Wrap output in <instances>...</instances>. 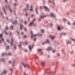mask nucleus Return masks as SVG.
Listing matches in <instances>:
<instances>
[{
  "label": "nucleus",
  "mask_w": 75,
  "mask_h": 75,
  "mask_svg": "<svg viewBox=\"0 0 75 75\" xmlns=\"http://www.w3.org/2000/svg\"><path fill=\"white\" fill-rule=\"evenodd\" d=\"M8 55H9L11 56L12 55V54L11 53H9L8 54Z\"/></svg>",
  "instance_id": "4be33fe9"
},
{
  "label": "nucleus",
  "mask_w": 75,
  "mask_h": 75,
  "mask_svg": "<svg viewBox=\"0 0 75 75\" xmlns=\"http://www.w3.org/2000/svg\"><path fill=\"white\" fill-rule=\"evenodd\" d=\"M31 11H33V6H31L30 7V10Z\"/></svg>",
  "instance_id": "0eeeda50"
},
{
  "label": "nucleus",
  "mask_w": 75,
  "mask_h": 75,
  "mask_svg": "<svg viewBox=\"0 0 75 75\" xmlns=\"http://www.w3.org/2000/svg\"><path fill=\"white\" fill-rule=\"evenodd\" d=\"M29 49L30 50V51H31V48L30 46H29Z\"/></svg>",
  "instance_id": "2eb2a0df"
},
{
  "label": "nucleus",
  "mask_w": 75,
  "mask_h": 75,
  "mask_svg": "<svg viewBox=\"0 0 75 75\" xmlns=\"http://www.w3.org/2000/svg\"><path fill=\"white\" fill-rule=\"evenodd\" d=\"M26 28H25V31H26Z\"/></svg>",
  "instance_id": "49530a36"
},
{
  "label": "nucleus",
  "mask_w": 75,
  "mask_h": 75,
  "mask_svg": "<svg viewBox=\"0 0 75 75\" xmlns=\"http://www.w3.org/2000/svg\"><path fill=\"white\" fill-rule=\"evenodd\" d=\"M26 37H27V36H26V35H25V36H24V37H23V38H26Z\"/></svg>",
  "instance_id": "7c9ffc66"
},
{
  "label": "nucleus",
  "mask_w": 75,
  "mask_h": 75,
  "mask_svg": "<svg viewBox=\"0 0 75 75\" xmlns=\"http://www.w3.org/2000/svg\"><path fill=\"white\" fill-rule=\"evenodd\" d=\"M35 57L36 58H38V57L36 55H35Z\"/></svg>",
  "instance_id": "c9c22d12"
},
{
  "label": "nucleus",
  "mask_w": 75,
  "mask_h": 75,
  "mask_svg": "<svg viewBox=\"0 0 75 75\" xmlns=\"http://www.w3.org/2000/svg\"><path fill=\"white\" fill-rule=\"evenodd\" d=\"M71 40L75 42V40L74 39H71Z\"/></svg>",
  "instance_id": "c85d7f7f"
},
{
  "label": "nucleus",
  "mask_w": 75,
  "mask_h": 75,
  "mask_svg": "<svg viewBox=\"0 0 75 75\" xmlns=\"http://www.w3.org/2000/svg\"><path fill=\"white\" fill-rule=\"evenodd\" d=\"M52 49V48H51L50 47H49L48 48H47V50H51Z\"/></svg>",
  "instance_id": "9d476101"
},
{
  "label": "nucleus",
  "mask_w": 75,
  "mask_h": 75,
  "mask_svg": "<svg viewBox=\"0 0 75 75\" xmlns=\"http://www.w3.org/2000/svg\"><path fill=\"white\" fill-rule=\"evenodd\" d=\"M25 44H28L27 42H25Z\"/></svg>",
  "instance_id": "37998d69"
},
{
  "label": "nucleus",
  "mask_w": 75,
  "mask_h": 75,
  "mask_svg": "<svg viewBox=\"0 0 75 75\" xmlns=\"http://www.w3.org/2000/svg\"><path fill=\"white\" fill-rule=\"evenodd\" d=\"M3 10L4 11V12L5 13V14H6V12H5V8H3Z\"/></svg>",
  "instance_id": "6ab92c4d"
},
{
  "label": "nucleus",
  "mask_w": 75,
  "mask_h": 75,
  "mask_svg": "<svg viewBox=\"0 0 75 75\" xmlns=\"http://www.w3.org/2000/svg\"><path fill=\"white\" fill-rule=\"evenodd\" d=\"M2 35L1 34L0 35V38H2Z\"/></svg>",
  "instance_id": "412c9836"
},
{
  "label": "nucleus",
  "mask_w": 75,
  "mask_h": 75,
  "mask_svg": "<svg viewBox=\"0 0 75 75\" xmlns=\"http://www.w3.org/2000/svg\"><path fill=\"white\" fill-rule=\"evenodd\" d=\"M23 34H24L23 33V32H22V33H21V34H22V35H23Z\"/></svg>",
  "instance_id": "a18cd8bd"
},
{
  "label": "nucleus",
  "mask_w": 75,
  "mask_h": 75,
  "mask_svg": "<svg viewBox=\"0 0 75 75\" xmlns=\"http://www.w3.org/2000/svg\"><path fill=\"white\" fill-rule=\"evenodd\" d=\"M17 33H18V34H19V33L18 31H17Z\"/></svg>",
  "instance_id": "680f3d73"
},
{
  "label": "nucleus",
  "mask_w": 75,
  "mask_h": 75,
  "mask_svg": "<svg viewBox=\"0 0 75 75\" xmlns=\"http://www.w3.org/2000/svg\"><path fill=\"white\" fill-rule=\"evenodd\" d=\"M46 43V42H44V43H43V45L44 44Z\"/></svg>",
  "instance_id": "338daca9"
},
{
  "label": "nucleus",
  "mask_w": 75,
  "mask_h": 75,
  "mask_svg": "<svg viewBox=\"0 0 75 75\" xmlns=\"http://www.w3.org/2000/svg\"><path fill=\"white\" fill-rule=\"evenodd\" d=\"M20 29L21 30H22V28L23 27V25H22L21 24H20Z\"/></svg>",
  "instance_id": "6e6552de"
},
{
  "label": "nucleus",
  "mask_w": 75,
  "mask_h": 75,
  "mask_svg": "<svg viewBox=\"0 0 75 75\" xmlns=\"http://www.w3.org/2000/svg\"><path fill=\"white\" fill-rule=\"evenodd\" d=\"M41 65H42L44 67L45 65V62H41Z\"/></svg>",
  "instance_id": "f03ea898"
},
{
  "label": "nucleus",
  "mask_w": 75,
  "mask_h": 75,
  "mask_svg": "<svg viewBox=\"0 0 75 75\" xmlns=\"http://www.w3.org/2000/svg\"><path fill=\"white\" fill-rule=\"evenodd\" d=\"M10 28L11 29L13 30V27L12 26H10Z\"/></svg>",
  "instance_id": "ddd939ff"
},
{
  "label": "nucleus",
  "mask_w": 75,
  "mask_h": 75,
  "mask_svg": "<svg viewBox=\"0 0 75 75\" xmlns=\"http://www.w3.org/2000/svg\"><path fill=\"white\" fill-rule=\"evenodd\" d=\"M10 70L11 71H12V69H10Z\"/></svg>",
  "instance_id": "8fccbe9b"
},
{
  "label": "nucleus",
  "mask_w": 75,
  "mask_h": 75,
  "mask_svg": "<svg viewBox=\"0 0 75 75\" xmlns=\"http://www.w3.org/2000/svg\"><path fill=\"white\" fill-rule=\"evenodd\" d=\"M35 10H36V13L37 14H38V12L37 11V8H36L35 9Z\"/></svg>",
  "instance_id": "dca6fc26"
},
{
  "label": "nucleus",
  "mask_w": 75,
  "mask_h": 75,
  "mask_svg": "<svg viewBox=\"0 0 75 75\" xmlns=\"http://www.w3.org/2000/svg\"><path fill=\"white\" fill-rule=\"evenodd\" d=\"M26 7H27V8H28L29 7V5H28V4H27V5Z\"/></svg>",
  "instance_id": "cd10ccee"
},
{
  "label": "nucleus",
  "mask_w": 75,
  "mask_h": 75,
  "mask_svg": "<svg viewBox=\"0 0 75 75\" xmlns=\"http://www.w3.org/2000/svg\"><path fill=\"white\" fill-rule=\"evenodd\" d=\"M68 24H69V25H70V23L69 22H68Z\"/></svg>",
  "instance_id": "4c0bfd02"
},
{
  "label": "nucleus",
  "mask_w": 75,
  "mask_h": 75,
  "mask_svg": "<svg viewBox=\"0 0 75 75\" xmlns=\"http://www.w3.org/2000/svg\"><path fill=\"white\" fill-rule=\"evenodd\" d=\"M14 49H16V46L14 45Z\"/></svg>",
  "instance_id": "a878e982"
},
{
  "label": "nucleus",
  "mask_w": 75,
  "mask_h": 75,
  "mask_svg": "<svg viewBox=\"0 0 75 75\" xmlns=\"http://www.w3.org/2000/svg\"><path fill=\"white\" fill-rule=\"evenodd\" d=\"M36 38H35L34 39V41H36Z\"/></svg>",
  "instance_id": "603ef678"
},
{
  "label": "nucleus",
  "mask_w": 75,
  "mask_h": 75,
  "mask_svg": "<svg viewBox=\"0 0 75 75\" xmlns=\"http://www.w3.org/2000/svg\"><path fill=\"white\" fill-rule=\"evenodd\" d=\"M1 15H2V13H1Z\"/></svg>",
  "instance_id": "774afa93"
},
{
  "label": "nucleus",
  "mask_w": 75,
  "mask_h": 75,
  "mask_svg": "<svg viewBox=\"0 0 75 75\" xmlns=\"http://www.w3.org/2000/svg\"><path fill=\"white\" fill-rule=\"evenodd\" d=\"M5 2H7V0H5Z\"/></svg>",
  "instance_id": "e2e57ef3"
},
{
  "label": "nucleus",
  "mask_w": 75,
  "mask_h": 75,
  "mask_svg": "<svg viewBox=\"0 0 75 75\" xmlns=\"http://www.w3.org/2000/svg\"><path fill=\"white\" fill-rule=\"evenodd\" d=\"M22 42H20V45H19V48H20L21 47V44Z\"/></svg>",
  "instance_id": "aec40b11"
},
{
  "label": "nucleus",
  "mask_w": 75,
  "mask_h": 75,
  "mask_svg": "<svg viewBox=\"0 0 75 75\" xmlns=\"http://www.w3.org/2000/svg\"><path fill=\"white\" fill-rule=\"evenodd\" d=\"M24 75H28V74H27L26 72H24Z\"/></svg>",
  "instance_id": "f3484780"
},
{
  "label": "nucleus",
  "mask_w": 75,
  "mask_h": 75,
  "mask_svg": "<svg viewBox=\"0 0 75 75\" xmlns=\"http://www.w3.org/2000/svg\"><path fill=\"white\" fill-rule=\"evenodd\" d=\"M36 20V19H34L33 20V22L34 21H35Z\"/></svg>",
  "instance_id": "ea45409f"
},
{
  "label": "nucleus",
  "mask_w": 75,
  "mask_h": 75,
  "mask_svg": "<svg viewBox=\"0 0 75 75\" xmlns=\"http://www.w3.org/2000/svg\"><path fill=\"white\" fill-rule=\"evenodd\" d=\"M28 68H30V66L29 65H28Z\"/></svg>",
  "instance_id": "3c124183"
},
{
  "label": "nucleus",
  "mask_w": 75,
  "mask_h": 75,
  "mask_svg": "<svg viewBox=\"0 0 75 75\" xmlns=\"http://www.w3.org/2000/svg\"><path fill=\"white\" fill-rule=\"evenodd\" d=\"M13 42V38L11 39V42Z\"/></svg>",
  "instance_id": "72a5a7b5"
},
{
  "label": "nucleus",
  "mask_w": 75,
  "mask_h": 75,
  "mask_svg": "<svg viewBox=\"0 0 75 75\" xmlns=\"http://www.w3.org/2000/svg\"><path fill=\"white\" fill-rule=\"evenodd\" d=\"M31 33L32 34L31 37V38H32L33 36H35L37 35L36 34L33 35V32L32 31L31 32Z\"/></svg>",
  "instance_id": "f257e3e1"
},
{
  "label": "nucleus",
  "mask_w": 75,
  "mask_h": 75,
  "mask_svg": "<svg viewBox=\"0 0 75 75\" xmlns=\"http://www.w3.org/2000/svg\"><path fill=\"white\" fill-rule=\"evenodd\" d=\"M73 25H75V22L73 23Z\"/></svg>",
  "instance_id": "a19ab883"
},
{
  "label": "nucleus",
  "mask_w": 75,
  "mask_h": 75,
  "mask_svg": "<svg viewBox=\"0 0 75 75\" xmlns=\"http://www.w3.org/2000/svg\"><path fill=\"white\" fill-rule=\"evenodd\" d=\"M4 33H5L6 34V35H8V33H7V32H4Z\"/></svg>",
  "instance_id": "e433bc0d"
},
{
  "label": "nucleus",
  "mask_w": 75,
  "mask_h": 75,
  "mask_svg": "<svg viewBox=\"0 0 75 75\" xmlns=\"http://www.w3.org/2000/svg\"><path fill=\"white\" fill-rule=\"evenodd\" d=\"M33 22H31V23H30L29 24V25L31 26V25H32L33 24Z\"/></svg>",
  "instance_id": "4468645a"
},
{
  "label": "nucleus",
  "mask_w": 75,
  "mask_h": 75,
  "mask_svg": "<svg viewBox=\"0 0 75 75\" xmlns=\"http://www.w3.org/2000/svg\"><path fill=\"white\" fill-rule=\"evenodd\" d=\"M63 20L64 21H66V20L65 19H64Z\"/></svg>",
  "instance_id": "4d7b16f0"
},
{
  "label": "nucleus",
  "mask_w": 75,
  "mask_h": 75,
  "mask_svg": "<svg viewBox=\"0 0 75 75\" xmlns=\"http://www.w3.org/2000/svg\"><path fill=\"white\" fill-rule=\"evenodd\" d=\"M34 16V15H31V17H33Z\"/></svg>",
  "instance_id": "c03bdc74"
},
{
  "label": "nucleus",
  "mask_w": 75,
  "mask_h": 75,
  "mask_svg": "<svg viewBox=\"0 0 75 75\" xmlns=\"http://www.w3.org/2000/svg\"><path fill=\"white\" fill-rule=\"evenodd\" d=\"M71 42H69L68 43H70Z\"/></svg>",
  "instance_id": "69168bd1"
},
{
  "label": "nucleus",
  "mask_w": 75,
  "mask_h": 75,
  "mask_svg": "<svg viewBox=\"0 0 75 75\" xmlns=\"http://www.w3.org/2000/svg\"><path fill=\"white\" fill-rule=\"evenodd\" d=\"M40 9H42V7L41 6H40Z\"/></svg>",
  "instance_id": "052dcab7"
},
{
  "label": "nucleus",
  "mask_w": 75,
  "mask_h": 75,
  "mask_svg": "<svg viewBox=\"0 0 75 75\" xmlns=\"http://www.w3.org/2000/svg\"><path fill=\"white\" fill-rule=\"evenodd\" d=\"M11 45H13V44L12 42L11 43Z\"/></svg>",
  "instance_id": "bf43d9fd"
},
{
  "label": "nucleus",
  "mask_w": 75,
  "mask_h": 75,
  "mask_svg": "<svg viewBox=\"0 0 75 75\" xmlns=\"http://www.w3.org/2000/svg\"><path fill=\"white\" fill-rule=\"evenodd\" d=\"M25 52H27L28 51H27V50H25Z\"/></svg>",
  "instance_id": "de8ad7c7"
},
{
  "label": "nucleus",
  "mask_w": 75,
  "mask_h": 75,
  "mask_svg": "<svg viewBox=\"0 0 75 75\" xmlns=\"http://www.w3.org/2000/svg\"><path fill=\"white\" fill-rule=\"evenodd\" d=\"M9 10H10V11L11 12V9H10V8L9 7Z\"/></svg>",
  "instance_id": "f704fd0d"
},
{
  "label": "nucleus",
  "mask_w": 75,
  "mask_h": 75,
  "mask_svg": "<svg viewBox=\"0 0 75 75\" xmlns=\"http://www.w3.org/2000/svg\"><path fill=\"white\" fill-rule=\"evenodd\" d=\"M5 54H4V53H3L2 54V55L3 56Z\"/></svg>",
  "instance_id": "09e8293b"
},
{
  "label": "nucleus",
  "mask_w": 75,
  "mask_h": 75,
  "mask_svg": "<svg viewBox=\"0 0 75 75\" xmlns=\"http://www.w3.org/2000/svg\"><path fill=\"white\" fill-rule=\"evenodd\" d=\"M6 73V71H4L3 72V73L1 74V75H2L3 74H5Z\"/></svg>",
  "instance_id": "1a4fd4ad"
},
{
  "label": "nucleus",
  "mask_w": 75,
  "mask_h": 75,
  "mask_svg": "<svg viewBox=\"0 0 75 75\" xmlns=\"http://www.w3.org/2000/svg\"><path fill=\"white\" fill-rule=\"evenodd\" d=\"M42 51L41 49H39V50H38V52H40V51Z\"/></svg>",
  "instance_id": "2f4dec72"
},
{
  "label": "nucleus",
  "mask_w": 75,
  "mask_h": 75,
  "mask_svg": "<svg viewBox=\"0 0 75 75\" xmlns=\"http://www.w3.org/2000/svg\"><path fill=\"white\" fill-rule=\"evenodd\" d=\"M57 55L58 56H59L60 55L59 54H57Z\"/></svg>",
  "instance_id": "13d9d810"
},
{
  "label": "nucleus",
  "mask_w": 75,
  "mask_h": 75,
  "mask_svg": "<svg viewBox=\"0 0 75 75\" xmlns=\"http://www.w3.org/2000/svg\"><path fill=\"white\" fill-rule=\"evenodd\" d=\"M17 21H15V22H14V23H13V24H16V23H17Z\"/></svg>",
  "instance_id": "f8f14e48"
},
{
  "label": "nucleus",
  "mask_w": 75,
  "mask_h": 75,
  "mask_svg": "<svg viewBox=\"0 0 75 75\" xmlns=\"http://www.w3.org/2000/svg\"><path fill=\"white\" fill-rule=\"evenodd\" d=\"M46 42H47L48 43H49V40H47V41H46Z\"/></svg>",
  "instance_id": "b1692460"
},
{
  "label": "nucleus",
  "mask_w": 75,
  "mask_h": 75,
  "mask_svg": "<svg viewBox=\"0 0 75 75\" xmlns=\"http://www.w3.org/2000/svg\"><path fill=\"white\" fill-rule=\"evenodd\" d=\"M23 65L25 67H27V65H25V64H24Z\"/></svg>",
  "instance_id": "393cba45"
},
{
  "label": "nucleus",
  "mask_w": 75,
  "mask_h": 75,
  "mask_svg": "<svg viewBox=\"0 0 75 75\" xmlns=\"http://www.w3.org/2000/svg\"><path fill=\"white\" fill-rule=\"evenodd\" d=\"M63 35H66V33H64V34H63Z\"/></svg>",
  "instance_id": "6e6d98bb"
},
{
  "label": "nucleus",
  "mask_w": 75,
  "mask_h": 75,
  "mask_svg": "<svg viewBox=\"0 0 75 75\" xmlns=\"http://www.w3.org/2000/svg\"><path fill=\"white\" fill-rule=\"evenodd\" d=\"M8 27H6L5 28V30H7L8 29Z\"/></svg>",
  "instance_id": "c756f323"
},
{
  "label": "nucleus",
  "mask_w": 75,
  "mask_h": 75,
  "mask_svg": "<svg viewBox=\"0 0 75 75\" xmlns=\"http://www.w3.org/2000/svg\"><path fill=\"white\" fill-rule=\"evenodd\" d=\"M41 31L42 33H43L44 32V30L43 29L41 30Z\"/></svg>",
  "instance_id": "a211bd4d"
},
{
  "label": "nucleus",
  "mask_w": 75,
  "mask_h": 75,
  "mask_svg": "<svg viewBox=\"0 0 75 75\" xmlns=\"http://www.w3.org/2000/svg\"><path fill=\"white\" fill-rule=\"evenodd\" d=\"M9 48V46H7V48H6V50H7Z\"/></svg>",
  "instance_id": "bb28decb"
},
{
  "label": "nucleus",
  "mask_w": 75,
  "mask_h": 75,
  "mask_svg": "<svg viewBox=\"0 0 75 75\" xmlns=\"http://www.w3.org/2000/svg\"><path fill=\"white\" fill-rule=\"evenodd\" d=\"M1 40L3 41H4V39L2 38H1Z\"/></svg>",
  "instance_id": "5701e85b"
},
{
  "label": "nucleus",
  "mask_w": 75,
  "mask_h": 75,
  "mask_svg": "<svg viewBox=\"0 0 75 75\" xmlns=\"http://www.w3.org/2000/svg\"><path fill=\"white\" fill-rule=\"evenodd\" d=\"M57 29H58V30H60V29H61V28H60V27H58L57 28Z\"/></svg>",
  "instance_id": "9b49d317"
},
{
  "label": "nucleus",
  "mask_w": 75,
  "mask_h": 75,
  "mask_svg": "<svg viewBox=\"0 0 75 75\" xmlns=\"http://www.w3.org/2000/svg\"><path fill=\"white\" fill-rule=\"evenodd\" d=\"M7 42H8V43L9 42V40H7Z\"/></svg>",
  "instance_id": "473e14b6"
},
{
  "label": "nucleus",
  "mask_w": 75,
  "mask_h": 75,
  "mask_svg": "<svg viewBox=\"0 0 75 75\" xmlns=\"http://www.w3.org/2000/svg\"><path fill=\"white\" fill-rule=\"evenodd\" d=\"M14 5H16V4H14Z\"/></svg>",
  "instance_id": "0e129e2a"
},
{
  "label": "nucleus",
  "mask_w": 75,
  "mask_h": 75,
  "mask_svg": "<svg viewBox=\"0 0 75 75\" xmlns=\"http://www.w3.org/2000/svg\"><path fill=\"white\" fill-rule=\"evenodd\" d=\"M28 13H26V14H25V16H27V15L28 14Z\"/></svg>",
  "instance_id": "5fc2aeb1"
},
{
  "label": "nucleus",
  "mask_w": 75,
  "mask_h": 75,
  "mask_svg": "<svg viewBox=\"0 0 75 75\" xmlns=\"http://www.w3.org/2000/svg\"><path fill=\"white\" fill-rule=\"evenodd\" d=\"M44 8L46 11H49L50 10L47 7L45 6H44Z\"/></svg>",
  "instance_id": "7ed1b4c3"
},
{
  "label": "nucleus",
  "mask_w": 75,
  "mask_h": 75,
  "mask_svg": "<svg viewBox=\"0 0 75 75\" xmlns=\"http://www.w3.org/2000/svg\"><path fill=\"white\" fill-rule=\"evenodd\" d=\"M44 15V14H43L42 15V16H40V17L41 18H43L44 17H46V16H43Z\"/></svg>",
  "instance_id": "20e7f679"
},
{
  "label": "nucleus",
  "mask_w": 75,
  "mask_h": 75,
  "mask_svg": "<svg viewBox=\"0 0 75 75\" xmlns=\"http://www.w3.org/2000/svg\"><path fill=\"white\" fill-rule=\"evenodd\" d=\"M55 52V50H53L52 51V52Z\"/></svg>",
  "instance_id": "58836bf2"
},
{
  "label": "nucleus",
  "mask_w": 75,
  "mask_h": 75,
  "mask_svg": "<svg viewBox=\"0 0 75 75\" xmlns=\"http://www.w3.org/2000/svg\"><path fill=\"white\" fill-rule=\"evenodd\" d=\"M50 15H51V17H52L53 16V17H55V16L54 15V14H53L52 13H51Z\"/></svg>",
  "instance_id": "39448f33"
},
{
  "label": "nucleus",
  "mask_w": 75,
  "mask_h": 75,
  "mask_svg": "<svg viewBox=\"0 0 75 75\" xmlns=\"http://www.w3.org/2000/svg\"><path fill=\"white\" fill-rule=\"evenodd\" d=\"M50 38H51L52 39H53L55 38V36H52L51 35H50Z\"/></svg>",
  "instance_id": "423d86ee"
},
{
  "label": "nucleus",
  "mask_w": 75,
  "mask_h": 75,
  "mask_svg": "<svg viewBox=\"0 0 75 75\" xmlns=\"http://www.w3.org/2000/svg\"><path fill=\"white\" fill-rule=\"evenodd\" d=\"M24 23L25 24H27V22L26 21H25L24 22Z\"/></svg>",
  "instance_id": "79ce46f5"
},
{
  "label": "nucleus",
  "mask_w": 75,
  "mask_h": 75,
  "mask_svg": "<svg viewBox=\"0 0 75 75\" xmlns=\"http://www.w3.org/2000/svg\"><path fill=\"white\" fill-rule=\"evenodd\" d=\"M9 63H11V61H9Z\"/></svg>",
  "instance_id": "864d4df0"
}]
</instances>
